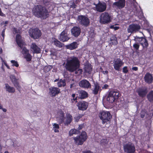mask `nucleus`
I'll use <instances>...</instances> for the list:
<instances>
[{
  "mask_svg": "<svg viewBox=\"0 0 153 153\" xmlns=\"http://www.w3.org/2000/svg\"><path fill=\"white\" fill-rule=\"evenodd\" d=\"M79 67V61L77 57L74 56L68 58L65 66L66 70L70 72L76 71L75 73L78 75L81 74L82 71V69H78Z\"/></svg>",
  "mask_w": 153,
  "mask_h": 153,
  "instance_id": "nucleus-1",
  "label": "nucleus"
},
{
  "mask_svg": "<svg viewBox=\"0 0 153 153\" xmlns=\"http://www.w3.org/2000/svg\"><path fill=\"white\" fill-rule=\"evenodd\" d=\"M16 41L19 47L22 50L21 52L24 55V57L27 61H29L31 60L32 56L29 53V51L24 47V42L22 39L21 36L19 34L17 35L16 36Z\"/></svg>",
  "mask_w": 153,
  "mask_h": 153,
  "instance_id": "nucleus-2",
  "label": "nucleus"
},
{
  "mask_svg": "<svg viewBox=\"0 0 153 153\" xmlns=\"http://www.w3.org/2000/svg\"><path fill=\"white\" fill-rule=\"evenodd\" d=\"M120 95V94L119 91L114 90H111L109 92L107 98V100L109 103H113L115 101H117Z\"/></svg>",
  "mask_w": 153,
  "mask_h": 153,
  "instance_id": "nucleus-3",
  "label": "nucleus"
},
{
  "mask_svg": "<svg viewBox=\"0 0 153 153\" xmlns=\"http://www.w3.org/2000/svg\"><path fill=\"white\" fill-rule=\"evenodd\" d=\"M100 119L102 120V124L110 122L112 118V115L109 111H102L99 114Z\"/></svg>",
  "mask_w": 153,
  "mask_h": 153,
  "instance_id": "nucleus-4",
  "label": "nucleus"
},
{
  "mask_svg": "<svg viewBox=\"0 0 153 153\" xmlns=\"http://www.w3.org/2000/svg\"><path fill=\"white\" fill-rule=\"evenodd\" d=\"M100 22L103 24H108L111 22V16L108 13L104 12L102 13L100 16Z\"/></svg>",
  "mask_w": 153,
  "mask_h": 153,
  "instance_id": "nucleus-5",
  "label": "nucleus"
},
{
  "mask_svg": "<svg viewBox=\"0 0 153 153\" xmlns=\"http://www.w3.org/2000/svg\"><path fill=\"white\" fill-rule=\"evenodd\" d=\"M124 152L126 153H134L135 148L134 145L131 142H128L123 146Z\"/></svg>",
  "mask_w": 153,
  "mask_h": 153,
  "instance_id": "nucleus-6",
  "label": "nucleus"
},
{
  "mask_svg": "<svg viewBox=\"0 0 153 153\" xmlns=\"http://www.w3.org/2000/svg\"><path fill=\"white\" fill-rule=\"evenodd\" d=\"M86 139V133L85 131L82 132L79 136L74 137L75 143L77 145H82Z\"/></svg>",
  "mask_w": 153,
  "mask_h": 153,
  "instance_id": "nucleus-7",
  "label": "nucleus"
},
{
  "mask_svg": "<svg viewBox=\"0 0 153 153\" xmlns=\"http://www.w3.org/2000/svg\"><path fill=\"white\" fill-rule=\"evenodd\" d=\"M140 29L141 27L139 24L133 23L129 25L127 30L128 33H132L138 32Z\"/></svg>",
  "mask_w": 153,
  "mask_h": 153,
  "instance_id": "nucleus-8",
  "label": "nucleus"
},
{
  "mask_svg": "<svg viewBox=\"0 0 153 153\" xmlns=\"http://www.w3.org/2000/svg\"><path fill=\"white\" fill-rule=\"evenodd\" d=\"M29 33L30 36L34 39H38L41 35L40 31L38 28H30L29 31Z\"/></svg>",
  "mask_w": 153,
  "mask_h": 153,
  "instance_id": "nucleus-9",
  "label": "nucleus"
},
{
  "mask_svg": "<svg viewBox=\"0 0 153 153\" xmlns=\"http://www.w3.org/2000/svg\"><path fill=\"white\" fill-rule=\"evenodd\" d=\"M47 10H34L33 13L34 15L42 19H46L48 17V13Z\"/></svg>",
  "mask_w": 153,
  "mask_h": 153,
  "instance_id": "nucleus-10",
  "label": "nucleus"
},
{
  "mask_svg": "<svg viewBox=\"0 0 153 153\" xmlns=\"http://www.w3.org/2000/svg\"><path fill=\"white\" fill-rule=\"evenodd\" d=\"M123 64L124 62L120 58H117L114 60V63L113 64L114 68L116 70L119 71L120 68Z\"/></svg>",
  "mask_w": 153,
  "mask_h": 153,
  "instance_id": "nucleus-11",
  "label": "nucleus"
},
{
  "mask_svg": "<svg viewBox=\"0 0 153 153\" xmlns=\"http://www.w3.org/2000/svg\"><path fill=\"white\" fill-rule=\"evenodd\" d=\"M49 94L52 97H55L60 92V89L58 88L52 87L49 89Z\"/></svg>",
  "mask_w": 153,
  "mask_h": 153,
  "instance_id": "nucleus-12",
  "label": "nucleus"
},
{
  "mask_svg": "<svg viewBox=\"0 0 153 153\" xmlns=\"http://www.w3.org/2000/svg\"><path fill=\"white\" fill-rule=\"evenodd\" d=\"M137 92L139 96L142 97H143L146 95L148 92L147 88H140L138 89Z\"/></svg>",
  "mask_w": 153,
  "mask_h": 153,
  "instance_id": "nucleus-13",
  "label": "nucleus"
},
{
  "mask_svg": "<svg viewBox=\"0 0 153 153\" xmlns=\"http://www.w3.org/2000/svg\"><path fill=\"white\" fill-rule=\"evenodd\" d=\"M71 34L76 37H77L80 34L81 29L79 27L75 26L71 30Z\"/></svg>",
  "mask_w": 153,
  "mask_h": 153,
  "instance_id": "nucleus-14",
  "label": "nucleus"
},
{
  "mask_svg": "<svg viewBox=\"0 0 153 153\" xmlns=\"http://www.w3.org/2000/svg\"><path fill=\"white\" fill-rule=\"evenodd\" d=\"M94 4L95 6V10H106V4L103 1H99L97 4L94 3Z\"/></svg>",
  "mask_w": 153,
  "mask_h": 153,
  "instance_id": "nucleus-15",
  "label": "nucleus"
},
{
  "mask_svg": "<svg viewBox=\"0 0 153 153\" xmlns=\"http://www.w3.org/2000/svg\"><path fill=\"white\" fill-rule=\"evenodd\" d=\"M70 39L68 37L67 33V31L66 30H63L60 34L59 37V39L63 42H65L68 41Z\"/></svg>",
  "mask_w": 153,
  "mask_h": 153,
  "instance_id": "nucleus-16",
  "label": "nucleus"
},
{
  "mask_svg": "<svg viewBox=\"0 0 153 153\" xmlns=\"http://www.w3.org/2000/svg\"><path fill=\"white\" fill-rule=\"evenodd\" d=\"M145 82L149 84H150L152 82L153 78L152 75L149 73H147L145 75L144 77Z\"/></svg>",
  "mask_w": 153,
  "mask_h": 153,
  "instance_id": "nucleus-17",
  "label": "nucleus"
},
{
  "mask_svg": "<svg viewBox=\"0 0 153 153\" xmlns=\"http://www.w3.org/2000/svg\"><path fill=\"white\" fill-rule=\"evenodd\" d=\"M87 31H88V40L90 38L92 40L94 39L95 35V33H94V28L92 27L88 28L87 29Z\"/></svg>",
  "mask_w": 153,
  "mask_h": 153,
  "instance_id": "nucleus-18",
  "label": "nucleus"
},
{
  "mask_svg": "<svg viewBox=\"0 0 153 153\" xmlns=\"http://www.w3.org/2000/svg\"><path fill=\"white\" fill-rule=\"evenodd\" d=\"M30 48L33 53H39L41 52L40 48L38 47L35 43H32L31 45Z\"/></svg>",
  "mask_w": 153,
  "mask_h": 153,
  "instance_id": "nucleus-19",
  "label": "nucleus"
},
{
  "mask_svg": "<svg viewBox=\"0 0 153 153\" xmlns=\"http://www.w3.org/2000/svg\"><path fill=\"white\" fill-rule=\"evenodd\" d=\"M77 20L79 24L84 26L86 25V17L82 15L78 16Z\"/></svg>",
  "mask_w": 153,
  "mask_h": 153,
  "instance_id": "nucleus-20",
  "label": "nucleus"
},
{
  "mask_svg": "<svg viewBox=\"0 0 153 153\" xmlns=\"http://www.w3.org/2000/svg\"><path fill=\"white\" fill-rule=\"evenodd\" d=\"M59 116L57 117V120L58 123L60 124L64 122L65 117L63 112L62 111H60L59 113Z\"/></svg>",
  "mask_w": 153,
  "mask_h": 153,
  "instance_id": "nucleus-21",
  "label": "nucleus"
},
{
  "mask_svg": "<svg viewBox=\"0 0 153 153\" xmlns=\"http://www.w3.org/2000/svg\"><path fill=\"white\" fill-rule=\"evenodd\" d=\"M94 89L93 90V93L95 95L97 94L98 91L100 92L101 91L102 89L99 85V84L97 82L94 83Z\"/></svg>",
  "mask_w": 153,
  "mask_h": 153,
  "instance_id": "nucleus-22",
  "label": "nucleus"
},
{
  "mask_svg": "<svg viewBox=\"0 0 153 153\" xmlns=\"http://www.w3.org/2000/svg\"><path fill=\"white\" fill-rule=\"evenodd\" d=\"M143 47V49L147 50L149 46V43L147 39L144 37L140 44Z\"/></svg>",
  "mask_w": 153,
  "mask_h": 153,
  "instance_id": "nucleus-23",
  "label": "nucleus"
},
{
  "mask_svg": "<svg viewBox=\"0 0 153 153\" xmlns=\"http://www.w3.org/2000/svg\"><path fill=\"white\" fill-rule=\"evenodd\" d=\"M77 47V43L76 42H73L72 43L66 46L67 49L70 50H73L76 48Z\"/></svg>",
  "mask_w": 153,
  "mask_h": 153,
  "instance_id": "nucleus-24",
  "label": "nucleus"
},
{
  "mask_svg": "<svg viewBox=\"0 0 153 153\" xmlns=\"http://www.w3.org/2000/svg\"><path fill=\"white\" fill-rule=\"evenodd\" d=\"M114 4L119 7H123L125 5V0H120L118 2L114 3Z\"/></svg>",
  "mask_w": 153,
  "mask_h": 153,
  "instance_id": "nucleus-25",
  "label": "nucleus"
},
{
  "mask_svg": "<svg viewBox=\"0 0 153 153\" xmlns=\"http://www.w3.org/2000/svg\"><path fill=\"white\" fill-rule=\"evenodd\" d=\"M134 12L136 13L135 15L137 16L139 18H142L143 16V10H134Z\"/></svg>",
  "mask_w": 153,
  "mask_h": 153,
  "instance_id": "nucleus-26",
  "label": "nucleus"
},
{
  "mask_svg": "<svg viewBox=\"0 0 153 153\" xmlns=\"http://www.w3.org/2000/svg\"><path fill=\"white\" fill-rule=\"evenodd\" d=\"M6 90L9 93H13L15 92V89L13 87L10 86L8 84H5Z\"/></svg>",
  "mask_w": 153,
  "mask_h": 153,
  "instance_id": "nucleus-27",
  "label": "nucleus"
},
{
  "mask_svg": "<svg viewBox=\"0 0 153 153\" xmlns=\"http://www.w3.org/2000/svg\"><path fill=\"white\" fill-rule=\"evenodd\" d=\"M147 98L149 101H153V90L150 91L147 95Z\"/></svg>",
  "mask_w": 153,
  "mask_h": 153,
  "instance_id": "nucleus-28",
  "label": "nucleus"
},
{
  "mask_svg": "<svg viewBox=\"0 0 153 153\" xmlns=\"http://www.w3.org/2000/svg\"><path fill=\"white\" fill-rule=\"evenodd\" d=\"M85 102H80L79 104L78 107L79 109L81 110H85L86 109V105Z\"/></svg>",
  "mask_w": 153,
  "mask_h": 153,
  "instance_id": "nucleus-29",
  "label": "nucleus"
},
{
  "mask_svg": "<svg viewBox=\"0 0 153 153\" xmlns=\"http://www.w3.org/2000/svg\"><path fill=\"white\" fill-rule=\"evenodd\" d=\"M58 86L59 87H64L66 85L65 80V79H60L57 83Z\"/></svg>",
  "mask_w": 153,
  "mask_h": 153,
  "instance_id": "nucleus-30",
  "label": "nucleus"
},
{
  "mask_svg": "<svg viewBox=\"0 0 153 153\" xmlns=\"http://www.w3.org/2000/svg\"><path fill=\"white\" fill-rule=\"evenodd\" d=\"M72 116L70 115H68L67 116L66 121L64 122V124L66 125H68L71 122L72 120Z\"/></svg>",
  "mask_w": 153,
  "mask_h": 153,
  "instance_id": "nucleus-31",
  "label": "nucleus"
},
{
  "mask_svg": "<svg viewBox=\"0 0 153 153\" xmlns=\"http://www.w3.org/2000/svg\"><path fill=\"white\" fill-rule=\"evenodd\" d=\"M80 131L79 130H77L75 129H71L69 132V135H72L73 134H78L80 133Z\"/></svg>",
  "mask_w": 153,
  "mask_h": 153,
  "instance_id": "nucleus-32",
  "label": "nucleus"
},
{
  "mask_svg": "<svg viewBox=\"0 0 153 153\" xmlns=\"http://www.w3.org/2000/svg\"><path fill=\"white\" fill-rule=\"evenodd\" d=\"M79 97L81 99L85 98L86 97V92L83 91H80L79 93Z\"/></svg>",
  "mask_w": 153,
  "mask_h": 153,
  "instance_id": "nucleus-33",
  "label": "nucleus"
},
{
  "mask_svg": "<svg viewBox=\"0 0 153 153\" xmlns=\"http://www.w3.org/2000/svg\"><path fill=\"white\" fill-rule=\"evenodd\" d=\"M110 41L111 42L110 44L112 45H116L118 43L117 38L116 37H112L110 39Z\"/></svg>",
  "mask_w": 153,
  "mask_h": 153,
  "instance_id": "nucleus-34",
  "label": "nucleus"
},
{
  "mask_svg": "<svg viewBox=\"0 0 153 153\" xmlns=\"http://www.w3.org/2000/svg\"><path fill=\"white\" fill-rule=\"evenodd\" d=\"M87 62H88V61H87V73L91 74L92 71V66L91 64H88Z\"/></svg>",
  "mask_w": 153,
  "mask_h": 153,
  "instance_id": "nucleus-35",
  "label": "nucleus"
},
{
  "mask_svg": "<svg viewBox=\"0 0 153 153\" xmlns=\"http://www.w3.org/2000/svg\"><path fill=\"white\" fill-rule=\"evenodd\" d=\"M53 129L55 132H59V130L58 129L59 128V126L58 124L54 123L53 125Z\"/></svg>",
  "mask_w": 153,
  "mask_h": 153,
  "instance_id": "nucleus-36",
  "label": "nucleus"
},
{
  "mask_svg": "<svg viewBox=\"0 0 153 153\" xmlns=\"http://www.w3.org/2000/svg\"><path fill=\"white\" fill-rule=\"evenodd\" d=\"M79 86L81 87L85 88L86 87V80H82L79 83Z\"/></svg>",
  "mask_w": 153,
  "mask_h": 153,
  "instance_id": "nucleus-37",
  "label": "nucleus"
},
{
  "mask_svg": "<svg viewBox=\"0 0 153 153\" xmlns=\"http://www.w3.org/2000/svg\"><path fill=\"white\" fill-rule=\"evenodd\" d=\"M53 42L54 45L58 47H61L62 46L63 44L57 39H55Z\"/></svg>",
  "mask_w": 153,
  "mask_h": 153,
  "instance_id": "nucleus-38",
  "label": "nucleus"
},
{
  "mask_svg": "<svg viewBox=\"0 0 153 153\" xmlns=\"http://www.w3.org/2000/svg\"><path fill=\"white\" fill-rule=\"evenodd\" d=\"M134 49L136 51L139 50V48L140 47V45L139 43L138 42H136L134 43L133 45Z\"/></svg>",
  "mask_w": 153,
  "mask_h": 153,
  "instance_id": "nucleus-39",
  "label": "nucleus"
},
{
  "mask_svg": "<svg viewBox=\"0 0 153 153\" xmlns=\"http://www.w3.org/2000/svg\"><path fill=\"white\" fill-rule=\"evenodd\" d=\"M10 77L13 84L17 82V79L15 76L11 75H10Z\"/></svg>",
  "mask_w": 153,
  "mask_h": 153,
  "instance_id": "nucleus-40",
  "label": "nucleus"
},
{
  "mask_svg": "<svg viewBox=\"0 0 153 153\" xmlns=\"http://www.w3.org/2000/svg\"><path fill=\"white\" fill-rule=\"evenodd\" d=\"M13 84L14 86L19 91L21 90V88L18 82H17Z\"/></svg>",
  "mask_w": 153,
  "mask_h": 153,
  "instance_id": "nucleus-41",
  "label": "nucleus"
},
{
  "mask_svg": "<svg viewBox=\"0 0 153 153\" xmlns=\"http://www.w3.org/2000/svg\"><path fill=\"white\" fill-rule=\"evenodd\" d=\"M143 37H140L136 36L134 39V40L136 42H139L140 44L142 42Z\"/></svg>",
  "mask_w": 153,
  "mask_h": 153,
  "instance_id": "nucleus-42",
  "label": "nucleus"
},
{
  "mask_svg": "<svg viewBox=\"0 0 153 153\" xmlns=\"http://www.w3.org/2000/svg\"><path fill=\"white\" fill-rule=\"evenodd\" d=\"M143 25H144V27H146L147 28L146 29V31H147V32L149 33L150 34L151 30H152V29L151 28L148 27L149 25L147 24V23H146V24H144Z\"/></svg>",
  "mask_w": 153,
  "mask_h": 153,
  "instance_id": "nucleus-43",
  "label": "nucleus"
},
{
  "mask_svg": "<svg viewBox=\"0 0 153 153\" xmlns=\"http://www.w3.org/2000/svg\"><path fill=\"white\" fill-rule=\"evenodd\" d=\"M76 7V5L75 4L74 1H71L70 3V7L71 8L73 9L75 8Z\"/></svg>",
  "mask_w": 153,
  "mask_h": 153,
  "instance_id": "nucleus-44",
  "label": "nucleus"
},
{
  "mask_svg": "<svg viewBox=\"0 0 153 153\" xmlns=\"http://www.w3.org/2000/svg\"><path fill=\"white\" fill-rule=\"evenodd\" d=\"M134 7L135 10H142L140 7L137 3L134 5Z\"/></svg>",
  "mask_w": 153,
  "mask_h": 153,
  "instance_id": "nucleus-45",
  "label": "nucleus"
},
{
  "mask_svg": "<svg viewBox=\"0 0 153 153\" xmlns=\"http://www.w3.org/2000/svg\"><path fill=\"white\" fill-rule=\"evenodd\" d=\"M11 62L13 64L12 65L15 66L16 67H18L19 66V64L17 61L12 60L11 61Z\"/></svg>",
  "mask_w": 153,
  "mask_h": 153,
  "instance_id": "nucleus-46",
  "label": "nucleus"
},
{
  "mask_svg": "<svg viewBox=\"0 0 153 153\" xmlns=\"http://www.w3.org/2000/svg\"><path fill=\"white\" fill-rule=\"evenodd\" d=\"M146 114V111L145 110H142L141 112L140 117L141 118H143Z\"/></svg>",
  "mask_w": 153,
  "mask_h": 153,
  "instance_id": "nucleus-47",
  "label": "nucleus"
},
{
  "mask_svg": "<svg viewBox=\"0 0 153 153\" xmlns=\"http://www.w3.org/2000/svg\"><path fill=\"white\" fill-rule=\"evenodd\" d=\"M123 72L124 73H127L128 72L127 66H125L123 68Z\"/></svg>",
  "mask_w": 153,
  "mask_h": 153,
  "instance_id": "nucleus-48",
  "label": "nucleus"
},
{
  "mask_svg": "<svg viewBox=\"0 0 153 153\" xmlns=\"http://www.w3.org/2000/svg\"><path fill=\"white\" fill-rule=\"evenodd\" d=\"M13 30L16 33H19L20 32L19 28H14Z\"/></svg>",
  "mask_w": 153,
  "mask_h": 153,
  "instance_id": "nucleus-49",
  "label": "nucleus"
},
{
  "mask_svg": "<svg viewBox=\"0 0 153 153\" xmlns=\"http://www.w3.org/2000/svg\"><path fill=\"white\" fill-rule=\"evenodd\" d=\"M91 85L89 82L87 80V88H91Z\"/></svg>",
  "mask_w": 153,
  "mask_h": 153,
  "instance_id": "nucleus-50",
  "label": "nucleus"
},
{
  "mask_svg": "<svg viewBox=\"0 0 153 153\" xmlns=\"http://www.w3.org/2000/svg\"><path fill=\"white\" fill-rule=\"evenodd\" d=\"M109 86L107 84H105L103 86L102 88V89H106L108 88V87Z\"/></svg>",
  "mask_w": 153,
  "mask_h": 153,
  "instance_id": "nucleus-51",
  "label": "nucleus"
},
{
  "mask_svg": "<svg viewBox=\"0 0 153 153\" xmlns=\"http://www.w3.org/2000/svg\"><path fill=\"white\" fill-rule=\"evenodd\" d=\"M5 30V29H4L2 32L1 36L3 37V39H2L3 41L4 39V36H5V34H4Z\"/></svg>",
  "mask_w": 153,
  "mask_h": 153,
  "instance_id": "nucleus-52",
  "label": "nucleus"
},
{
  "mask_svg": "<svg viewBox=\"0 0 153 153\" xmlns=\"http://www.w3.org/2000/svg\"><path fill=\"white\" fill-rule=\"evenodd\" d=\"M41 6L39 5H37L36 6L35 10H43V9H41Z\"/></svg>",
  "mask_w": 153,
  "mask_h": 153,
  "instance_id": "nucleus-53",
  "label": "nucleus"
},
{
  "mask_svg": "<svg viewBox=\"0 0 153 153\" xmlns=\"http://www.w3.org/2000/svg\"><path fill=\"white\" fill-rule=\"evenodd\" d=\"M84 127V125L83 124L79 125V127L78 128V130L79 131L80 129H81L82 128Z\"/></svg>",
  "mask_w": 153,
  "mask_h": 153,
  "instance_id": "nucleus-54",
  "label": "nucleus"
},
{
  "mask_svg": "<svg viewBox=\"0 0 153 153\" xmlns=\"http://www.w3.org/2000/svg\"><path fill=\"white\" fill-rule=\"evenodd\" d=\"M138 68L137 67H133L132 68V70L133 71H137L138 70Z\"/></svg>",
  "mask_w": 153,
  "mask_h": 153,
  "instance_id": "nucleus-55",
  "label": "nucleus"
},
{
  "mask_svg": "<svg viewBox=\"0 0 153 153\" xmlns=\"http://www.w3.org/2000/svg\"><path fill=\"white\" fill-rule=\"evenodd\" d=\"M89 19L87 17V26L89 24Z\"/></svg>",
  "mask_w": 153,
  "mask_h": 153,
  "instance_id": "nucleus-56",
  "label": "nucleus"
},
{
  "mask_svg": "<svg viewBox=\"0 0 153 153\" xmlns=\"http://www.w3.org/2000/svg\"><path fill=\"white\" fill-rule=\"evenodd\" d=\"M102 73L103 74H107L108 73V71L107 70H106V71H102Z\"/></svg>",
  "mask_w": 153,
  "mask_h": 153,
  "instance_id": "nucleus-57",
  "label": "nucleus"
},
{
  "mask_svg": "<svg viewBox=\"0 0 153 153\" xmlns=\"http://www.w3.org/2000/svg\"><path fill=\"white\" fill-rule=\"evenodd\" d=\"M4 15H5L2 13L1 10H0V16H4Z\"/></svg>",
  "mask_w": 153,
  "mask_h": 153,
  "instance_id": "nucleus-58",
  "label": "nucleus"
},
{
  "mask_svg": "<svg viewBox=\"0 0 153 153\" xmlns=\"http://www.w3.org/2000/svg\"><path fill=\"white\" fill-rule=\"evenodd\" d=\"M119 28V27L117 26H114V29L115 30H117Z\"/></svg>",
  "mask_w": 153,
  "mask_h": 153,
  "instance_id": "nucleus-59",
  "label": "nucleus"
},
{
  "mask_svg": "<svg viewBox=\"0 0 153 153\" xmlns=\"http://www.w3.org/2000/svg\"><path fill=\"white\" fill-rule=\"evenodd\" d=\"M2 109L4 112H6L7 111V110L5 108H2Z\"/></svg>",
  "mask_w": 153,
  "mask_h": 153,
  "instance_id": "nucleus-60",
  "label": "nucleus"
},
{
  "mask_svg": "<svg viewBox=\"0 0 153 153\" xmlns=\"http://www.w3.org/2000/svg\"><path fill=\"white\" fill-rule=\"evenodd\" d=\"M87 153H93V152L90 151H87Z\"/></svg>",
  "mask_w": 153,
  "mask_h": 153,
  "instance_id": "nucleus-61",
  "label": "nucleus"
},
{
  "mask_svg": "<svg viewBox=\"0 0 153 153\" xmlns=\"http://www.w3.org/2000/svg\"><path fill=\"white\" fill-rule=\"evenodd\" d=\"M114 25H111L110 26V28H111V29H114Z\"/></svg>",
  "mask_w": 153,
  "mask_h": 153,
  "instance_id": "nucleus-62",
  "label": "nucleus"
},
{
  "mask_svg": "<svg viewBox=\"0 0 153 153\" xmlns=\"http://www.w3.org/2000/svg\"><path fill=\"white\" fill-rule=\"evenodd\" d=\"M2 52V49L1 48H0V54H1Z\"/></svg>",
  "mask_w": 153,
  "mask_h": 153,
  "instance_id": "nucleus-63",
  "label": "nucleus"
},
{
  "mask_svg": "<svg viewBox=\"0 0 153 153\" xmlns=\"http://www.w3.org/2000/svg\"><path fill=\"white\" fill-rule=\"evenodd\" d=\"M72 97L73 98H75V94H73L72 95Z\"/></svg>",
  "mask_w": 153,
  "mask_h": 153,
  "instance_id": "nucleus-64",
  "label": "nucleus"
}]
</instances>
